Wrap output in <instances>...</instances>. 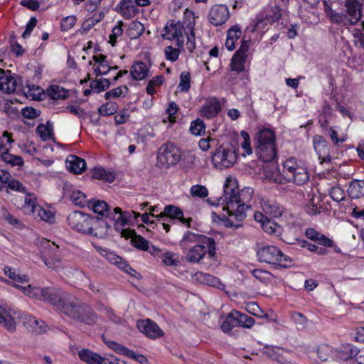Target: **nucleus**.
Segmentation results:
<instances>
[{"label":"nucleus","mask_w":364,"mask_h":364,"mask_svg":"<svg viewBox=\"0 0 364 364\" xmlns=\"http://www.w3.org/2000/svg\"><path fill=\"white\" fill-rule=\"evenodd\" d=\"M28 297L45 301L70 319L92 326L97 322V316L91 307L74 295L55 287L40 288L28 284L26 287L14 284Z\"/></svg>","instance_id":"obj_1"},{"label":"nucleus","mask_w":364,"mask_h":364,"mask_svg":"<svg viewBox=\"0 0 364 364\" xmlns=\"http://www.w3.org/2000/svg\"><path fill=\"white\" fill-rule=\"evenodd\" d=\"M223 196L218 198V204L223 205V215L221 220L227 228L237 229L242 226V221L246 218V210L249 206L246 204L251 200L254 191L246 187L240 191L234 178H227L224 184Z\"/></svg>","instance_id":"obj_2"},{"label":"nucleus","mask_w":364,"mask_h":364,"mask_svg":"<svg viewBox=\"0 0 364 364\" xmlns=\"http://www.w3.org/2000/svg\"><path fill=\"white\" fill-rule=\"evenodd\" d=\"M255 150L258 159L263 162L273 161L277 155L274 132L269 129L258 132L255 137Z\"/></svg>","instance_id":"obj_3"},{"label":"nucleus","mask_w":364,"mask_h":364,"mask_svg":"<svg viewBox=\"0 0 364 364\" xmlns=\"http://www.w3.org/2000/svg\"><path fill=\"white\" fill-rule=\"evenodd\" d=\"M283 172L287 181L298 186L306 183L309 179V173L304 164L293 157L284 162Z\"/></svg>","instance_id":"obj_4"},{"label":"nucleus","mask_w":364,"mask_h":364,"mask_svg":"<svg viewBox=\"0 0 364 364\" xmlns=\"http://www.w3.org/2000/svg\"><path fill=\"white\" fill-rule=\"evenodd\" d=\"M258 259L271 265L281 267H288L291 265L292 261L289 257L284 255L277 247L266 245L259 247L257 252Z\"/></svg>","instance_id":"obj_5"},{"label":"nucleus","mask_w":364,"mask_h":364,"mask_svg":"<svg viewBox=\"0 0 364 364\" xmlns=\"http://www.w3.org/2000/svg\"><path fill=\"white\" fill-rule=\"evenodd\" d=\"M188 12H193L191 10L186 9L183 14V21H175L174 20H169L165 27L164 33L162 37L164 39L169 41H176V46L178 48H182L184 45V34L187 33V22L188 18L187 17Z\"/></svg>","instance_id":"obj_6"},{"label":"nucleus","mask_w":364,"mask_h":364,"mask_svg":"<svg viewBox=\"0 0 364 364\" xmlns=\"http://www.w3.org/2000/svg\"><path fill=\"white\" fill-rule=\"evenodd\" d=\"M181 150L172 142L161 146L157 154V166L160 168H168L180 161Z\"/></svg>","instance_id":"obj_7"},{"label":"nucleus","mask_w":364,"mask_h":364,"mask_svg":"<svg viewBox=\"0 0 364 364\" xmlns=\"http://www.w3.org/2000/svg\"><path fill=\"white\" fill-rule=\"evenodd\" d=\"M203 243L209 247V257L212 258L215 255L216 248L215 240L212 237H207L203 235L196 234L191 231L186 232L179 242L181 248L183 252L188 251L191 247V244Z\"/></svg>","instance_id":"obj_8"},{"label":"nucleus","mask_w":364,"mask_h":364,"mask_svg":"<svg viewBox=\"0 0 364 364\" xmlns=\"http://www.w3.org/2000/svg\"><path fill=\"white\" fill-rule=\"evenodd\" d=\"M236 160V149L232 145L221 146L212 156L214 166L221 170L231 167Z\"/></svg>","instance_id":"obj_9"},{"label":"nucleus","mask_w":364,"mask_h":364,"mask_svg":"<svg viewBox=\"0 0 364 364\" xmlns=\"http://www.w3.org/2000/svg\"><path fill=\"white\" fill-rule=\"evenodd\" d=\"M92 216L81 211H73L70 213L67 222L70 228L76 232L87 235L89 225L92 222Z\"/></svg>","instance_id":"obj_10"},{"label":"nucleus","mask_w":364,"mask_h":364,"mask_svg":"<svg viewBox=\"0 0 364 364\" xmlns=\"http://www.w3.org/2000/svg\"><path fill=\"white\" fill-rule=\"evenodd\" d=\"M156 218L158 221H161V218H166V220H170L171 222L174 220H178L187 228H191V223L192 222V218H184L183 211L179 208L173 205H168L165 206L164 211L156 215Z\"/></svg>","instance_id":"obj_11"},{"label":"nucleus","mask_w":364,"mask_h":364,"mask_svg":"<svg viewBox=\"0 0 364 364\" xmlns=\"http://www.w3.org/2000/svg\"><path fill=\"white\" fill-rule=\"evenodd\" d=\"M249 48L250 41L242 40L240 47L231 59V68L233 71L241 73L245 70V64L248 58Z\"/></svg>","instance_id":"obj_12"},{"label":"nucleus","mask_w":364,"mask_h":364,"mask_svg":"<svg viewBox=\"0 0 364 364\" xmlns=\"http://www.w3.org/2000/svg\"><path fill=\"white\" fill-rule=\"evenodd\" d=\"M92 222L89 225L87 235L94 236L97 238H103L106 237L111 228V223L102 217L92 216Z\"/></svg>","instance_id":"obj_13"},{"label":"nucleus","mask_w":364,"mask_h":364,"mask_svg":"<svg viewBox=\"0 0 364 364\" xmlns=\"http://www.w3.org/2000/svg\"><path fill=\"white\" fill-rule=\"evenodd\" d=\"M105 344L115 353L124 355L129 358L133 359L141 364L148 362V359L142 354L137 353L132 350L127 348L121 343H118L113 341H105Z\"/></svg>","instance_id":"obj_14"},{"label":"nucleus","mask_w":364,"mask_h":364,"mask_svg":"<svg viewBox=\"0 0 364 364\" xmlns=\"http://www.w3.org/2000/svg\"><path fill=\"white\" fill-rule=\"evenodd\" d=\"M313 144L320 163L330 162L331 160V146L324 137L321 135H315L313 137Z\"/></svg>","instance_id":"obj_15"},{"label":"nucleus","mask_w":364,"mask_h":364,"mask_svg":"<svg viewBox=\"0 0 364 364\" xmlns=\"http://www.w3.org/2000/svg\"><path fill=\"white\" fill-rule=\"evenodd\" d=\"M305 235L318 245L332 247L335 252L341 253V249L332 239L326 237L314 228H307L305 231Z\"/></svg>","instance_id":"obj_16"},{"label":"nucleus","mask_w":364,"mask_h":364,"mask_svg":"<svg viewBox=\"0 0 364 364\" xmlns=\"http://www.w3.org/2000/svg\"><path fill=\"white\" fill-rule=\"evenodd\" d=\"M21 313L14 309H6L0 306V324L9 332L16 331V320L20 318Z\"/></svg>","instance_id":"obj_17"},{"label":"nucleus","mask_w":364,"mask_h":364,"mask_svg":"<svg viewBox=\"0 0 364 364\" xmlns=\"http://www.w3.org/2000/svg\"><path fill=\"white\" fill-rule=\"evenodd\" d=\"M230 17L228 8L225 5H215L210 9L208 21L218 26L225 23Z\"/></svg>","instance_id":"obj_18"},{"label":"nucleus","mask_w":364,"mask_h":364,"mask_svg":"<svg viewBox=\"0 0 364 364\" xmlns=\"http://www.w3.org/2000/svg\"><path fill=\"white\" fill-rule=\"evenodd\" d=\"M137 328L140 332L152 339L160 338L164 334L163 330L159 328L156 323L149 318L139 321Z\"/></svg>","instance_id":"obj_19"},{"label":"nucleus","mask_w":364,"mask_h":364,"mask_svg":"<svg viewBox=\"0 0 364 364\" xmlns=\"http://www.w3.org/2000/svg\"><path fill=\"white\" fill-rule=\"evenodd\" d=\"M150 252L154 256L161 258L162 263L166 266L177 267L180 264L178 257L173 252L163 251L155 246H152Z\"/></svg>","instance_id":"obj_20"},{"label":"nucleus","mask_w":364,"mask_h":364,"mask_svg":"<svg viewBox=\"0 0 364 364\" xmlns=\"http://www.w3.org/2000/svg\"><path fill=\"white\" fill-rule=\"evenodd\" d=\"M23 324L26 329L32 333L41 334L47 331L48 326L41 319H37L31 315H25L23 317Z\"/></svg>","instance_id":"obj_21"},{"label":"nucleus","mask_w":364,"mask_h":364,"mask_svg":"<svg viewBox=\"0 0 364 364\" xmlns=\"http://www.w3.org/2000/svg\"><path fill=\"white\" fill-rule=\"evenodd\" d=\"M360 352L358 348L353 344L346 343L336 348L335 360L346 361L355 358Z\"/></svg>","instance_id":"obj_22"},{"label":"nucleus","mask_w":364,"mask_h":364,"mask_svg":"<svg viewBox=\"0 0 364 364\" xmlns=\"http://www.w3.org/2000/svg\"><path fill=\"white\" fill-rule=\"evenodd\" d=\"M187 252V260L192 263H198L206 253L209 255V247L203 243H198L191 246Z\"/></svg>","instance_id":"obj_23"},{"label":"nucleus","mask_w":364,"mask_h":364,"mask_svg":"<svg viewBox=\"0 0 364 364\" xmlns=\"http://www.w3.org/2000/svg\"><path fill=\"white\" fill-rule=\"evenodd\" d=\"M260 205L266 214L274 218L280 217L284 211L283 206L273 199L262 198Z\"/></svg>","instance_id":"obj_24"},{"label":"nucleus","mask_w":364,"mask_h":364,"mask_svg":"<svg viewBox=\"0 0 364 364\" xmlns=\"http://www.w3.org/2000/svg\"><path fill=\"white\" fill-rule=\"evenodd\" d=\"M187 17L188 22H187V33L186 34L187 42V49L189 52L193 53L196 48V38H195V26L196 17L194 12H188Z\"/></svg>","instance_id":"obj_25"},{"label":"nucleus","mask_w":364,"mask_h":364,"mask_svg":"<svg viewBox=\"0 0 364 364\" xmlns=\"http://www.w3.org/2000/svg\"><path fill=\"white\" fill-rule=\"evenodd\" d=\"M221 110L220 103L216 97L209 98L202 106L200 114L203 117L211 119L215 117Z\"/></svg>","instance_id":"obj_26"},{"label":"nucleus","mask_w":364,"mask_h":364,"mask_svg":"<svg viewBox=\"0 0 364 364\" xmlns=\"http://www.w3.org/2000/svg\"><path fill=\"white\" fill-rule=\"evenodd\" d=\"M16 80L11 75V72H6L0 68V90L5 92L11 93L16 91Z\"/></svg>","instance_id":"obj_27"},{"label":"nucleus","mask_w":364,"mask_h":364,"mask_svg":"<svg viewBox=\"0 0 364 364\" xmlns=\"http://www.w3.org/2000/svg\"><path fill=\"white\" fill-rule=\"evenodd\" d=\"M65 164L67 169L75 174L81 173L86 168L85 161L75 155H70L66 159Z\"/></svg>","instance_id":"obj_28"},{"label":"nucleus","mask_w":364,"mask_h":364,"mask_svg":"<svg viewBox=\"0 0 364 364\" xmlns=\"http://www.w3.org/2000/svg\"><path fill=\"white\" fill-rule=\"evenodd\" d=\"M117 7L119 8V13L125 19L132 18L139 12L138 7L129 0H121Z\"/></svg>","instance_id":"obj_29"},{"label":"nucleus","mask_w":364,"mask_h":364,"mask_svg":"<svg viewBox=\"0 0 364 364\" xmlns=\"http://www.w3.org/2000/svg\"><path fill=\"white\" fill-rule=\"evenodd\" d=\"M103 251L105 252V256L110 263L117 265L119 268L130 275H134V273L136 272L127 262H124L121 257L111 252Z\"/></svg>","instance_id":"obj_30"},{"label":"nucleus","mask_w":364,"mask_h":364,"mask_svg":"<svg viewBox=\"0 0 364 364\" xmlns=\"http://www.w3.org/2000/svg\"><path fill=\"white\" fill-rule=\"evenodd\" d=\"M80 359L87 364H102L105 358L89 349L83 348L78 352Z\"/></svg>","instance_id":"obj_31"},{"label":"nucleus","mask_w":364,"mask_h":364,"mask_svg":"<svg viewBox=\"0 0 364 364\" xmlns=\"http://www.w3.org/2000/svg\"><path fill=\"white\" fill-rule=\"evenodd\" d=\"M113 214L117 215L116 223H114L116 230H122V227L127 225L131 221L132 213L123 212L119 207H116L113 209Z\"/></svg>","instance_id":"obj_32"},{"label":"nucleus","mask_w":364,"mask_h":364,"mask_svg":"<svg viewBox=\"0 0 364 364\" xmlns=\"http://www.w3.org/2000/svg\"><path fill=\"white\" fill-rule=\"evenodd\" d=\"M92 60L98 65L95 68L94 72L97 75H107L112 70L110 64L107 60V56L103 54L93 55Z\"/></svg>","instance_id":"obj_33"},{"label":"nucleus","mask_w":364,"mask_h":364,"mask_svg":"<svg viewBox=\"0 0 364 364\" xmlns=\"http://www.w3.org/2000/svg\"><path fill=\"white\" fill-rule=\"evenodd\" d=\"M149 66L141 61L136 62L131 68V75L134 80H141L149 75Z\"/></svg>","instance_id":"obj_34"},{"label":"nucleus","mask_w":364,"mask_h":364,"mask_svg":"<svg viewBox=\"0 0 364 364\" xmlns=\"http://www.w3.org/2000/svg\"><path fill=\"white\" fill-rule=\"evenodd\" d=\"M348 196L353 199H358L364 195V181L353 180L350 182L348 189Z\"/></svg>","instance_id":"obj_35"},{"label":"nucleus","mask_w":364,"mask_h":364,"mask_svg":"<svg viewBox=\"0 0 364 364\" xmlns=\"http://www.w3.org/2000/svg\"><path fill=\"white\" fill-rule=\"evenodd\" d=\"M235 315V323H237V326H240L245 328H251L255 321L253 318L249 316L245 313H241L237 310H233Z\"/></svg>","instance_id":"obj_36"},{"label":"nucleus","mask_w":364,"mask_h":364,"mask_svg":"<svg viewBox=\"0 0 364 364\" xmlns=\"http://www.w3.org/2000/svg\"><path fill=\"white\" fill-rule=\"evenodd\" d=\"M262 228L267 234L275 237L280 236L283 232L282 227L269 218H266L262 225Z\"/></svg>","instance_id":"obj_37"},{"label":"nucleus","mask_w":364,"mask_h":364,"mask_svg":"<svg viewBox=\"0 0 364 364\" xmlns=\"http://www.w3.org/2000/svg\"><path fill=\"white\" fill-rule=\"evenodd\" d=\"M10 149L4 150L0 154V160L11 166H21L23 164L22 157L9 153Z\"/></svg>","instance_id":"obj_38"},{"label":"nucleus","mask_w":364,"mask_h":364,"mask_svg":"<svg viewBox=\"0 0 364 364\" xmlns=\"http://www.w3.org/2000/svg\"><path fill=\"white\" fill-rule=\"evenodd\" d=\"M36 132L43 141L48 140L54 135L53 123L48 121L46 124H38L36 127Z\"/></svg>","instance_id":"obj_39"},{"label":"nucleus","mask_w":364,"mask_h":364,"mask_svg":"<svg viewBox=\"0 0 364 364\" xmlns=\"http://www.w3.org/2000/svg\"><path fill=\"white\" fill-rule=\"evenodd\" d=\"M330 19L332 22L337 23L343 26H349L355 25L353 21L348 17L346 14L337 13L336 11H331L329 14Z\"/></svg>","instance_id":"obj_40"},{"label":"nucleus","mask_w":364,"mask_h":364,"mask_svg":"<svg viewBox=\"0 0 364 364\" xmlns=\"http://www.w3.org/2000/svg\"><path fill=\"white\" fill-rule=\"evenodd\" d=\"M144 31V25L139 21H133L129 24L127 34L131 39H136L142 35Z\"/></svg>","instance_id":"obj_41"},{"label":"nucleus","mask_w":364,"mask_h":364,"mask_svg":"<svg viewBox=\"0 0 364 364\" xmlns=\"http://www.w3.org/2000/svg\"><path fill=\"white\" fill-rule=\"evenodd\" d=\"M92 176L95 179L103 180L108 183H112L115 179V174L110 171H107L103 168H95L92 171Z\"/></svg>","instance_id":"obj_42"},{"label":"nucleus","mask_w":364,"mask_h":364,"mask_svg":"<svg viewBox=\"0 0 364 364\" xmlns=\"http://www.w3.org/2000/svg\"><path fill=\"white\" fill-rule=\"evenodd\" d=\"M336 348L327 344H321L317 348V354L318 358L321 361H326L328 358L335 360Z\"/></svg>","instance_id":"obj_43"},{"label":"nucleus","mask_w":364,"mask_h":364,"mask_svg":"<svg viewBox=\"0 0 364 364\" xmlns=\"http://www.w3.org/2000/svg\"><path fill=\"white\" fill-rule=\"evenodd\" d=\"M88 208L92 211L98 214L99 217H105V213L108 211V205L104 200H92L88 203Z\"/></svg>","instance_id":"obj_44"},{"label":"nucleus","mask_w":364,"mask_h":364,"mask_svg":"<svg viewBox=\"0 0 364 364\" xmlns=\"http://www.w3.org/2000/svg\"><path fill=\"white\" fill-rule=\"evenodd\" d=\"M328 136L333 146L336 148H341L343 146V144L348 139L346 134H338V132L335 129L334 127L329 128Z\"/></svg>","instance_id":"obj_45"},{"label":"nucleus","mask_w":364,"mask_h":364,"mask_svg":"<svg viewBox=\"0 0 364 364\" xmlns=\"http://www.w3.org/2000/svg\"><path fill=\"white\" fill-rule=\"evenodd\" d=\"M4 274L13 281L21 284L28 283L29 282V278L27 275L17 273L14 268L6 266L4 267Z\"/></svg>","instance_id":"obj_46"},{"label":"nucleus","mask_w":364,"mask_h":364,"mask_svg":"<svg viewBox=\"0 0 364 364\" xmlns=\"http://www.w3.org/2000/svg\"><path fill=\"white\" fill-rule=\"evenodd\" d=\"M267 350L265 353L268 357L274 360H276L282 364H287L289 362L284 358L282 357L281 351H284L283 349L278 347H267L266 346Z\"/></svg>","instance_id":"obj_47"},{"label":"nucleus","mask_w":364,"mask_h":364,"mask_svg":"<svg viewBox=\"0 0 364 364\" xmlns=\"http://www.w3.org/2000/svg\"><path fill=\"white\" fill-rule=\"evenodd\" d=\"M48 94L53 100L65 99L68 90L59 85H52L48 89Z\"/></svg>","instance_id":"obj_48"},{"label":"nucleus","mask_w":364,"mask_h":364,"mask_svg":"<svg viewBox=\"0 0 364 364\" xmlns=\"http://www.w3.org/2000/svg\"><path fill=\"white\" fill-rule=\"evenodd\" d=\"M70 199L73 204L80 207L88 206L90 201L87 200L85 194L79 190L73 191L70 196Z\"/></svg>","instance_id":"obj_49"},{"label":"nucleus","mask_w":364,"mask_h":364,"mask_svg":"<svg viewBox=\"0 0 364 364\" xmlns=\"http://www.w3.org/2000/svg\"><path fill=\"white\" fill-rule=\"evenodd\" d=\"M1 215L4 220H5L9 224L16 228V229L21 230L24 227V225L20 220H18L14 215H11L4 208L1 209Z\"/></svg>","instance_id":"obj_50"},{"label":"nucleus","mask_w":364,"mask_h":364,"mask_svg":"<svg viewBox=\"0 0 364 364\" xmlns=\"http://www.w3.org/2000/svg\"><path fill=\"white\" fill-rule=\"evenodd\" d=\"M23 92L28 98L40 100L43 90L39 86L35 85L34 84H28L24 88Z\"/></svg>","instance_id":"obj_51"},{"label":"nucleus","mask_w":364,"mask_h":364,"mask_svg":"<svg viewBox=\"0 0 364 364\" xmlns=\"http://www.w3.org/2000/svg\"><path fill=\"white\" fill-rule=\"evenodd\" d=\"M110 85L109 80L106 78H100L93 80L90 82V89L92 91L100 93L104 91L105 89L108 88Z\"/></svg>","instance_id":"obj_52"},{"label":"nucleus","mask_w":364,"mask_h":364,"mask_svg":"<svg viewBox=\"0 0 364 364\" xmlns=\"http://www.w3.org/2000/svg\"><path fill=\"white\" fill-rule=\"evenodd\" d=\"M14 142V140L12 139L11 134L7 131L4 132L2 135L0 136V154L4 150L10 149Z\"/></svg>","instance_id":"obj_53"},{"label":"nucleus","mask_w":364,"mask_h":364,"mask_svg":"<svg viewBox=\"0 0 364 364\" xmlns=\"http://www.w3.org/2000/svg\"><path fill=\"white\" fill-rule=\"evenodd\" d=\"M233 310L230 312L225 321L221 324V329L224 333H229L234 327L237 326L235 321Z\"/></svg>","instance_id":"obj_54"},{"label":"nucleus","mask_w":364,"mask_h":364,"mask_svg":"<svg viewBox=\"0 0 364 364\" xmlns=\"http://www.w3.org/2000/svg\"><path fill=\"white\" fill-rule=\"evenodd\" d=\"M191 75L189 72L183 71L180 75V82L178 86V90L180 92H188L190 89Z\"/></svg>","instance_id":"obj_55"},{"label":"nucleus","mask_w":364,"mask_h":364,"mask_svg":"<svg viewBox=\"0 0 364 364\" xmlns=\"http://www.w3.org/2000/svg\"><path fill=\"white\" fill-rule=\"evenodd\" d=\"M205 124L204 122L200 119H197L193 121L190 126V132L192 134L196 136H200L205 133Z\"/></svg>","instance_id":"obj_56"},{"label":"nucleus","mask_w":364,"mask_h":364,"mask_svg":"<svg viewBox=\"0 0 364 364\" xmlns=\"http://www.w3.org/2000/svg\"><path fill=\"white\" fill-rule=\"evenodd\" d=\"M117 111V105L113 102H109L102 105L99 109L98 112L102 116H109Z\"/></svg>","instance_id":"obj_57"},{"label":"nucleus","mask_w":364,"mask_h":364,"mask_svg":"<svg viewBox=\"0 0 364 364\" xmlns=\"http://www.w3.org/2000/svg\"><path fill=\"white\" fill-rule=\"evenodd\" d=\"M180 161L182 165L186 168L192 167L196 161V156L193 153L189 151H181V156Z\"/></svg>","instance_id":"obj_58"},{"label":"nucleus","mask_w":364,"mask_h":364,"mask_svg":"<svg viewBox=\"0 0 364 364\" xmlns=\"http://www.w3.org/2000/svg\"><path fill=\"white\" fill-rule=\"evenodd\" d=\"M124 23L122 21H119L116 26H114L112 30V33L109 36V43L112 46H114L117 43V39L118 37L121 36L123 33V26Z\"/></svg>","instance_id":"obj_59"},{"label":"nucleus","mask_w":364,"mask_h":364,"mask_svg":"<svg viewBox=\"0 0 364 364\" xmlns=\"http://www.w3.org/2000/svg\"><path fill=\"white\" fill-rule=\"evenodd\" d=\"M132 245L137 249L147 251L149 248V242L144 237L141 235H135L132 239Z\"/></svg>","instance_id":"obj_60"},{"label":"nucleus","mask_w":364,"mask_h":364,"mask_svg":"<svg viewBox=\"0 0 364 364\" xmlns=\"http://www.w3.org/2000/svg\"><path fill=\"white\" fill-rule=\"evenodd\" d=\"M128 87L127 86L118 87L107 92L105 97L107 100L118 98L122 95L127 94Z\"/></svg>","instance_id":"obj_61"},{"label":"nucleus","mask_w":364,"mask_h":364,"mask_svg":"<svg viewBox=\"0 0 364 364\" xmlns=\"http://www.w3.org/2000/svg\"><path fill=\"white\" fill-rule=\"evenodd\" d=\"M190 193L193 197L203 198L208 196V191L205 186L198 184L191 188Z\"/></svg>","instance_id":"obj_62"},{"label":"nucleus","mask_w":364,"mask_h":364,"mask_svg":"<svg viewBox=\"0 0 364 364\" xmlns=\"http://www.w3.org/2000/svg\"><path fill=\"white\" fill-rule=\"evenodd\" d=\"M24 211L28 213H33L37 210L38 207L36 206L35 198L28 194L24 197V205L23 206Z\"/></svg>","instance_id":"obj_63"},{"label":"nucleus","mask_w":364,"mask_h":364,"mask_svg":"<svg viewBox=\"0 0 364 364\" xmlns=\"http://www.w3.org/2000/svg\"><path fill=\"white\" fill-rule=\"evenodd\" d=\"M321 205L319 201L315 202V198L313 196L306 206V212L311 215H316L320 213Z\"/></svg>","instance_id":"obj_64"}]
</instances>
